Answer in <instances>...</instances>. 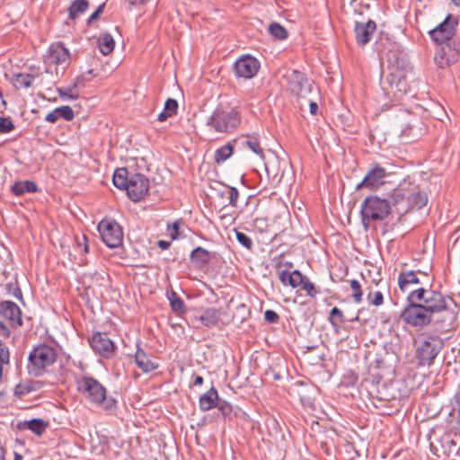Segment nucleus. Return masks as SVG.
Returning <instances> with one entry per match:
<instances>
[{
    "instance_id": "2f4dec72",
    "label": "nucleus",
    "mask_w": 460,
    "mask_h": 460,
    "mask_svg": "<svg viewBox=\"0 0 460 460\" xmlns=\"http://www.w3.org/2000/svg\"><path fill=\"white\" fill-rule=\"evenodd\" d=\"M98 46L102 54L109 55L115 47V41L113 37L109 32L102 33L98 38Z\"/></svg>"
},
{
    "instance_id": "4468645a",
    "label": "nucleus",
    "mask_w": 460,
    "mask_h": 460,
    "mask_svg": "<svg viewBox=\"0 0 460 460\" xmlns=\"http://www.w3.org/2000/svg\"><path fill=\"white\" fill-rule=\"evenodd\" d=\"M260 69V62L253 57L243 56L234 63V73L237 77L251 79Z\"/></svg>"
},
{
    "instance_id": "412c9836",
    "label": "nucleus",
    "mask_w": 460,
    "mask_h": 460,
    "mask_svg": "<svg viewBox=\"0 0 460 460\" xmlns=\"http://www.w3.org/2000/svg\"><path fill=\"white\" fill-rule=\"evenodd\" d=\"M434 60L438 66L444 68L456 62V59L451 51L450 46L447 43H443L438 44L436 49Z\"/></svg>"
},
{
    "instance_id": "0e129e2a",
    "label": "nucleus",
    "mask_w": 460,
    "mask_h": 460,
    "mask_svg": "<svg viewBox=\"0 0 460 460\" xmlns=\"http://www.w3.org/2000/svg\"><path fill=\"white\" fill-rule=\"evenodd\" d=\"M87 237L86 235L82 236V242L80 239H76L77 246L78 248H81L83 246V251L87 253L89 252V245L87 244Z\"/></svg>"
},
{
    "instance_id": "7ed1b4c3",
    "label": "nucleus",
    "mask_w": 460,
    "mask_h": 460,
    "mask_svg": "<svg viewBox=\"0 0 460 460\" xmlns=\"http://www.w3.org/2000/svg\"><path fill=\"white\" fill-rule=\"evenodd\" d=\"M58 354L53 347L42 343L32 349L28 357L27 370L29 375L41 376L46 368L57 360Z\"/></svg>"
},
{
    "instance_id": "37998d69",
    "label": "nucleus",
    "mask_w": 460,
    "mask_h": 460,
    "mask_svg": "<svg viewBox=\"0 0 460 460\" xmlns=\"http://www.w3.org/2000/svg\"><path fill=\"white\" fill-rule=\"evenodd\" d=\"M244 146L250 148L253 153L260 155L261 158L264 157L263 150L260 146L259 141L255 137H249L243 142Z\"/></svg>"
},
{
    "instance_id": "338daca9",
    "label": "nucleus",
    "mask_w": 460,
    "mask_h": 460,
    "mask_svg": "<svg viewBox=\"0 0 460 460\" xmlns=\"http://www.w3.org/2000/svg\"><path fill=\"white\" fill-rule=\"evenodd\" d=\"M170 117L171 116L164 110L162 112L158 114L157 120L163 122L165 121Z\"/></svg>"
},
{
    "instance_id": "680f3d73",
    "label": "nucleus",
    "mask_w": 460,
    "mask_h": 460,
    "mask_svg": "<svg viewBox=\"0 0 460 460\" xmlns=\"http://www.w3.org/2000/svg\"><path fill=\"white\" fill-rule=\"evenodd\" d=\"M447 44L450 46L451 51L456 58L460 54V40H450Z\"/></svg>"
},
{
    "instance_id": "6ab92c4d",
    "label": "nucleus",
    "mask_w": 460,
    "mask_h": 460,
    "mask_svg": "<svg viewBox=\"0 0 460 460\" xmlns=\"http://www.w3.org/2000/svg\"><path fill=\"white\" fill-rule=\"evenodd\" d=\"M70 58L68 49L62 42L52 43L48 49L46 61L50 64L61 65Z\"/></svg>"
},
{
    "instance_id": "39448f33",
    "label": "nucleus",
    "mask_w": 460,
    "mask_h": 460,
    "mask_svg": "<svg viewBox=\"0 0 460 460\" xmlns=\"http://www.w3.org/2000/svg\"><path fill=\"white\" fill-rule=\"evenodd\" d=\"M381 87L385 95L394 101L400 100L409 90L405 75L399 69H394L382 77Z\"/></svg>"
},
{
    "instance_id": "2eb2a0df",
    "label": "nucleus",
    "mask_w": 460,
    "mask_h": 460,
    "mask_svg": "<svg viewBox=\"0 0 460 460\" xmlns=\"http://www.w3.org/2000/svg\"><path fill=\"white\" fill-rule=\"evenodd\" d=\"M386 170L378 164H373V167L367 172L364 179L357 185V190L367 188L374 190L384 183L386 177Z\"/></svg>"
},
{
    "instance_id": "c03bdc74",
    "label": "nucleus",
    "mask_w": 460,
    "mask_h": 460,
    "mask_svg": "<svg viewBox=\"0 0 460 460\" xmlns=\"http://www.w3.org/2000/svg\"><path fill=\"white\" fill-rule=\"evenodd\" d=\"M216 407H217L224 419H232L233 407L228 402L219 399Z\"/></svg>"
},
{
    "instance_id": "ea45409f",
    "label": "nucleus",
    "mask_w": 460,
    "mask_h": 460,
    "mask_svg": "<svg viewBox=\"0 0 460 460\" xmlns=\"http://www.w3.org/2000/svg\"><path fill=\"white\" fill-rule=\"evenodd\" d=\"M58 95L63 100H77L79 98V93L75 90V88L71 85L66 87H60L57 89Z\"/></svg>"
},
{
    "instance_id": "b1692460",
    "label": "nucleus",
    "mask_w": 460,
    "mask_h": 460,
    "mask_svg": "<svg viewBox=\"0 0 460 460\" xmlns=\"http://www.w3.org/2000/svg\"><path fill=\"white\" fill-rule=\"evenodd\" d=\"M151 358L141 348H137L135 353V362L144 373H150L158 367V364L154 362Z\"/></svg>"
},
{
    "instance_id": "de8ad7c7",
    "label": "nucleus",
    "mask_w": 460,
    "mask_h": 460,
    "mask_svg": "<svg viewBox=\"0 0 460 460\" xmlns=\"http://www.w3.org/2000/svg\"><path fill=\"white\" fill-rule=\"evenodd\" d=\"M102 409L109 412V413H114L117 409V401L111 396L104 395V400L102 401V403L100 404Z\"/></svg>"
},
{
    "instance_id": "774afa93",
    "label": "nucleus",
    "mask_w": 460,
    "mask_h": 460,
    "mask_svg": "<svg viewBox=\"0 0 460 460\" xmlns=\"http://www.w3.org/2000/svg\"><path fill=\"white\" fill-rule=\"evenodd\" d=\"M157 244L158 247L161 248L162 250H166L170 247L171 243L169 241L160 240L158 241Z\"/></svg>"
},
{
    "instance_id": "a18cd8bd",
    "label": "nucleus",
    "mask_w": 460,
    "mask_h": 460,
    "mask_svg": "<svg viewBox=\"0 0 460 460\" xmlns=\"http://www.w3.org/2000/svg\"><path fill=\"white\" fill-rule=\"evenodd\" d=\"M349 285H350V288L353 291L352 298H353L354 302L357 304L361 303L362 298H363V292H362L360 283L356 279H352L349 281Z\"/></svg>"
},
{
    "instance_id": "13d9d810",
    "label": "nucleus",
    "mask_w": 460,
    "mask_h": 460,
    "mask_svg": "<svg viewBox=\"0 0 460 460\" xmlns=\"http://www.w3.org/2000/svg\"><path fill=\"white\" fill-rule=\"evenodd\" d=\"M181 221L176 220L171 226H168L167 229L171 231L170 236L172 240L176 239L179 235Z\"/></svg>"
},
{
    "instance_id": "f704fd0d",
    "label": "nucleus",
    "mask_w": 460,
    "mask_h": 460,
    "mask_svg": "<svg viewBox=\"0 0 460 460\" xmlns=\"http://www.w3.org/2000/svg\"><path fill=\"white\" fill-rule=\"evenodd\" d=\"M88 6L89 2L87 0H75L68 8L69 18L75 21L88 9Z\"/></svg>"
},
{
    "instance_id": "4be33fe9",
    "label": "nucleus",
    "mask_w": 460,
    "mask_h": 460,
    "mask_svg": "<svg viewBox=\"0 0 460 460\" xmlns=\"http://www.w3.org/2000/svg\"><path fill=\"white\" fill-rule=\"evenodd\" d=\"M440 449L438 448L433 442L430 443L431 447H434L437 454L439 456V451L447 456L456 454L458 448L456 443L454 441L450 433H444L438 440Z\"/></svg>"
},
{
    "instance_id": "cd10ccee",
    "label": "nucleus",
    "mask_w": 460,
    "mask_h": 460,
    "mask_svg": "<svg viewBox=\"0 0 460 460\" xmlns=\"http://www.w3.org/2000/svg\"><path fill=\"white\" fill-rule=\"evenodd\" d=\"M190 259L195 268L202 269L209 262L210 252L205 248L199 246L191 252Z\"/></svg>"
},
{
    "instance_id": "3c124183",
    "label": "nucleus",
    "mask_w": 460,
    "mask_h": 460,
    "mask_svg": "<svg viewBox=\"0 0 460 460\" xmlns=\"http://www.w3.org/2000/svg\"><path fill=\"white\" fill-rule=\"evenodd\" d=\"M236 240L241 243L243 247L251 250L252 247V239L244 233L239 232L235 230Z\"/></svg>"
},
{
    "instance_id": "8fccbe9b",
    "label": "nucleus",
    "mask_w": 460,
    "mask_h": 460,
    "mask_svg": "<svg viewBox=\"0 0 460 460\" xmlns=\"http://www.w3.org/2000/svg\"><path fill=\"white\" fill-rule=\"evenodd\" d=\"M14 124L10 117L0 118V134H5L14 129Z\"/></svg>"
},
{
    "instance_id": "58836bf2",
    "label": "nucleus",
    "mask_w": 460,
    "mask_h": 460,
    "mask_svg": "<svg viewBox=\"0 0 460 460\" xmlns=\"http://www.w3.org/2000/svg\"><path fill=\"white\" fill-rule=\"evenodd\" d=\"M222 196H226L228 199V205L235 208L237 206V199L239 198V191L235 187L226 186L225 190L221 192Z\"/></svg>"
},
{
    "instance_id": "4d7b16f0",
    "label": "nucleus",
    "mask_w": 460,
    "mask_h": 460,
    "mask_svg": "<svg viewBox=\"0 0 460 460\" xmlns=\"http://www.w3.org/2000/svg\"><path fill=\"white\" fill-rule=\"evenodd\" d=\"M90 80L91 77H86L85 75H81L75 79L74 83L72 84V86L76 91L77 89L84 87L85 82H88Z\"/></svg>"
},
{
    "instance_id": "6e6552de",
    "label": "nucleus",
    "mask_w": 460,
    "mask_h": 460,
    "mask_svg": "<svg viewBox=\"0 0 460 460\" xmlns=\"http://www.w3.org/2000/svg\"><path fill=\"white\" fill-rule=\"evenodd\" d=\"M77 391L91 402L100 405L104 400L105 387L92 376H82L76 380Z\"/></svg>"
},
{
    "instance_id": "79ce46f5",
    "label": "nucleus",
    "mask_w": 460,
    "mask_h": 460,
    "mask_svg": "<svg viewBox=\"0 0 460 460\" xmlns=\"http://www.w3.org/2000/svg\"><path fill=\"white\" fill-rule=\"evenodd\" d=\"M329 320L332 325L336 327L345 322L342 311L336 306L331 310Z\"/></svg>"
},
{
    "instance_id": "69168bd1",
    "label": "nucleus",
    "mask_w": 460,
    "mask_h": 460,
    "mask_svg": "<svg viewBox=\"0 0 460 460\" xmlns=\"http://www.w3.org/2000/svg\"><path fill=\"white\" fill-rule=\"evenodd\" d=\"M0 335L4 338H9L11 332L5 323L0 322Z\"/></svg>"
},
{
    "instance_id": "e433bc0d",
    "label": "nucleus",
    "mask_w": 460,
    "mask_h": 460,
    "mask_svg": "<svg viewBox=\"0 0 460 460\" xmlns=\"http://www.w3.org/2000/svg\"><path fill=\"white\" fill-rule=\"evenodd\" d=\"M234 152L232 143H227L215 151L214 159L217 164H222L228 159Z\"/></svg>"
},
{
    "instance_id": "7c9ffc66",
    "label": "nucleus",
    "mask_w": 460,
    "mask_h": 460,
    "mask_svg": "<svg viewBox=\"0 0 460 460\" xmlns=\"http://www.w3.org/2000/svg\"><path fill=\"white\" fill-rule=\"evenodd\" d=\"M418 283H420V280L417 273L413 270L402 271L398 276V285L402 292L408 289L409 285Z\"/></svg>"
},
{
    "instance_id": "dca6fc26",
    "label": "nucleus",
    "mask_w": 460,
    "mask_h": 460,
    "mask_svg": "<svg viewBox=\"0 0 460 460\" xmlns=\"http://www.w3.org/2000/svg\"><path fill=\"white\" fill-rule=\"evenodd\" d=\"M0 315L8 321L12 327L22 325V311L17 304L13 301L0 302Z\"/></svg>"
},
{
    "instance_id": "423d86ee",
    "label": "nucleus",
    "mask_w": 460,
    "mask_h": 460,
    "mask_svg": "<svg viewBox=\"0 0 460 460\" xmlns=\"http://www.w3.org/2000/svg\"><path fill=\"white\" fill-rule=\"evenodd\" d=\"M102 242L110 248H117L122 244L123 230L120 225L111 217L102 219L97 226Z\"/></svg>"
},
{
    "instance_id": "a19ab883",
    "label": "nucleus",
    "mask_w": 460,
    "mask_h": 460,
    "mask_svg": "<svg viewBox=\"0 0 460 460\" xmlns=\"http://www.w3.org/2000/svg\"><path fill=\"white\" fill-rule=\"evenodd\" d=\"M300 288L305 291L306 295L311 298L316 297V296L319 294V289L315 288L314 284L310 281L306 276L305 277V279L303 280Z\"/></svg>"
},
{
    "instance_id": "c85d7f7f",
    "label": "nucleus",
    "mask_w": 460,
    "mask_h": 460,
    "mask_svg": "<svg viewBox=\"0 0 460 460\" xmlns=\"http://www.w3.org/2000/svg\"><path fill=\"white\" fill-rule=\"evenodd\" d=\"M15 196H22L26 193H35L38 191L37 184L32 181H16L11 188Z\"/></svg>"
},
{
    "instance_id": "ddd939ff",
    "label": "nucleus",
    "mask_w": 460,
    "mask_h": 460,
    "mask_svg": "<svg viewBox=\"0 0 460 460\" xmlns=\"http://www.w3.org/2000/svg\"><path fill=\"white\" fill-rule=\"evenodd\" d=\"M90 344L95 353L105 358H111L116 349L114 342L105 332H94Z\"/></svg>"
},
{
    "instance_id": "9b49d317",
    "label": "nucleus",
    "mask_w": 460,
    "mask_h": 460,
    "mask_svg": "<svg viewBox=\"0 0 460 460\" xmlns=\"http://www.w3.org/2000/svg\"><path fill=\"white\" fill-rule=\"evenodd\" d=\"M288 82L291 93L298 97L305 98L312 92V81H310L304 73L298 70H293L288 75Z\"/></svg>"
},
{
    "instance_id": "4c0bfd02",
    "label": "nucleus",
    "mask_w": 460,
    "mask_h": 460,
    "mask_svg": "<svg viewBox=\"0 0 460 460\" xmlns=\"http://www.w3.org/2000/svg\"><path fill=\"white\" fill-rule=\"evenodd\" d=\"M270 34L277 40H283L288 36V32L285 27L278 22H272L269 27Z\"/></svg>"
},
{
    "instance_id": "72a5a7b5",
    "label": "nucleus",
    "mask_w": 460,
    "mask_h": 460,
    "mask_svg": "<svg viewBox=\"0 0 460 460\" xmlns=\"http://www.w3.org/2000/svg\"><path fill=\"white\" fill-rule=\"evenodd\" d=\"M22 425V428L30 429L34 434L40 436L46 430L49 423L42 419H32L31 420L24 421Z\"/></svg>"
},
{
    "instance_id": "a878e982",
    "label": "nucleus",
    "mask_w": 460,
    "mask_h": 460,
    "mask_svg": "<svg viewBox=\"0 0 460 460\" xmlns=\"http://www.w3.org/2000/svg\"><path fill=\"white\" fill-rule=\"evenodd\" d=\"M196 321L206 327H215L220 320V313L216 308H207L199 316L195 317Z\"/></svg>"
},
{
    "instance_id": "6e6d98bb",
    "label": "nucleus",
    "mask_w": 460,
    "mask_h": 460,
    "mask_svg": "<svg viewBox=\"0 0 460 460\" xmlns=\"http://www.w3.org/2000/svg\"><path fill=\"white\" fill-rule=\"evenodd\" d=\"M10 352L4 342L0 341V363H9Z\"/></svg>"
},
{
    "instance_id": "f03ea898",
    "label": "nucleus",
    "mask_w": 460,
    "mask_h": 460,
    "mask_svg": "<svg viewBox=\"0 0 460 460\" xmlns=\"http://www.w3.org/2000/svg\"><path fill=\"white\" fill-rule=\"evenodd\" d=\"M392 211L389 199L377 195H369L364 199L360 205L361 224L366 231L370 227L371 222L385 220Z\"/></svg>"
},
{
    "instance_id": "aec40b11",
    "label": "nucleus",
    "mask_w": 460,
    "mask_h": 460,
    "mask_svg": "<svg viewBox=\"0 0 460 460\" xmlns=\"http://www.w3.org/2000/svg\"><path fill=\"white\" fill-rule=\"evenodd\" d=\"M391 207L395 208L399 214V208L408 203V185L407 181L401 182L389 195Z\"/></svg>"
},
{
    "instance_id": "864d4df0",
    "label": "nucleus",
    "mask_w": 460,
    "mask_h": 460,
    "mask_svg": "<svg viewBox=\"0 0 460 460\" xmlns=\"http://www.w3.org/2000/svg\"><path fill=\"white\" fill-rule=\"evenodd\" d=\"M164 110L171 116L172 117L177 113L178 110V102L176 100L172 98H168L164 103Z\"/></svg>"
},
{
    "instance_id": "603ef678",
    "label": "nucleus",
    "mask_w": 460,
    "mask_h": 460,
    "mask_svg": "<svg viewBox=\"0 0 460 460\" xmlns=\"http://www.w3.org/2000/svg\"><path fill=\"white\" fill-rule=\"evenodd\" d=\"M57 110L58 111L59 118H63L67 121L72 120L75 117L74 111L70 106L65 105L58 107Z\"/></svg>"
},
{
    "instance_id": "c756f323",
    "label": "nucleus",
    "mask_w": 460,
    "mask_h": 460,
    "mask_svg": "<svg viewBox=\"0 0 460 460\" xmlns=\"http://www.w3.org/2000/svg\"><path fill=\"white\" fill-rule=\"evenodd\" d=\"M130 174L127 168H118L113 173L112 181L115 187L120 190L127 189V186L130 181Z\"/></svg>"
},
{
    "instance_id": "052dcab7",
    "label": "nucleus",
    "mask_w": 460,
    "mask_h": 460,
    "mask_svg": "<svg viewBox=\"0 0 460 460\" xmlns=\"http://www.w3.org/2000/svg\"><path fill=\"white\" fill-rule=\"evenodd\" d=\"M264 319L270 323H275L279 321V314L273 310H266L264 313Z\"/></svg>"
},
{
    "instance_id": "bb28decb",
    "label": "nucleus",
    "mask_w": 460,
    "mask_h": 460,
    "mask_svg": "<svg viewBox=\"0 0 460 460\" xmlns=\"http://www.w3.org/2000/svg\"><path fill=\"white\" fill-rule=\"evenodd\" d=\"M42 386L43 383L41 381L26 380L16 385L13 394L22 398L31 392L40 390Z\"/></svg>"
},
{
    "instance_id": "393cba45",
    "label": "nucleus",
    "mask_w": 460,
    "mask_h": 460,
    "mask_svg": "<svg viewBox=\"0 0 460 460\" xmlns=\"http://www.w3.org/2000/svg\"><path fill=\"white\" fill-rule=\"evenodd\" d=\"M219 400L217 390L212 386L199 400V407L202 411H209L217 406Z\"/></svg>"
},
{
    "instance_id": "f8f14e48",
    "label": "nucleus",
    "mask_w": 460,
    "mask_h": 460,
    "mask_svg": "<svg viewBox=\"0 0 460 460\" xmlns=\"http://www.w3.org/2000/svg\"><path fill=\"white\" fill-rule=\"evenodd\" d=\"M408 185V203L399 208V215L402 217L411 209H420L428 202V195L422 191L419 186L407 182Z\"/></svg>"
},
{
    "instance_id": "09e8293b",
    "label": "nucleus",
    "mask_w": 460,
    "mask_h": 460,
    "mask_svg": "<svg viewBox=\"0 0 460 460\" xmlns=\"http://www.w3.org/2000/svg\"><path fill=\"white\" fill-rule=\"evenodd\" d=\"M451 415L456 418L457 423L460 426V391H457L454 395Z\"/></svg>"
},
{
    "instance_id": "49530a36",
    "label": "nucleus",
    "mask_w": 460,
    "mask_h": 460,
    "mask_svg": "<svg viewBox=\"0 0 460 460\" xmlns=\"http://www.w3.org/2000/svg\"><path fill=\"white\" fill-rule=\"evenodd\" d=\"M367 300L369 305L379 306L384 303V296L381 291H369L367 296Z\"/></svg>"
},
{
    "instance_id": "473e14b6",
    "label": "nucleus",
    "mask_w": 460,
    "mask_h": 460,
    "mask_svg": "<svg viewBox=\"0 0 460 460\" xmlns=\"http://www.w3.org/2000/svg\"><path fill=\"white\" fill-rule=\"evenodd\" d=\"M35 75L26 73H18L13 75V84L16 89H27L32 85Z\"/></svg>"
},
{
    "instance_id": "a211bd4d",
    "label": "nucleus",
    "mask_w": 460,
    "mask_h": 460,
    "mask_svg": "<svg viewBox=\"0 0 460 460\" xmlns=\"http://www.w3.org/2000/svg\"><path fill=\"white\" fill-rule=\"evenodd\" d=\"M438 348L429 341H424L416 350L419 365L430 366L438 353Z\"/></svg>"
},
{
    "instance_id": "f257e3e1",
    "label": "nucleus",
    "mask_w": 460,
    "mask_h": 460,
    "mask_svg": "<svg viewBox=\"0 0 460 460\" xmlns=\"http://www.w3.org/2000/svg\"><path fill=\"white\" fill-rule=\"evenodd\" d=\"M408 301L416 300L420 305L427 308V311L433 315L437 313L444 312L447 316L444 321L450 325L456 318L454 311L450 310L448 303H453L451 297H445L439 291L430 288H420L412 290L407 296Z\"/></svg>"
},
{
    "instance_id": "5701e85b",
    "label": "nucleus",
    "mask_w": 460,
    "mask_h": 460,
    "mask_svg": "<svg viewBox=\"0 0 460 460\" xmlns=\"http://www.w3.org/2000/svg\"><path fill=\"white\" fill-rule=\"evenodd\" d=\"M305 277L298 270L293 271L283 270L279 273V279L282 285L290 286L293 288L300 287Z\"/></svg>"
},
{
    "instance_id": "c9c22d12",
    "label": "nucleus",
    "mask_w": 460,
    "mask_h": 460,
    "mask_svg": "<svg viewBox=\"0 0 460 460\" xmlns=\"http://www.w3.org/2000/svg\"><path fill=\"white\" fill-rule=\"evenodd\" d=\"M168 299L172 310L178 315H182L186 312V307L183 300L173 290L168 294Z\"/></svg>"
},
{
    "instance_id": "5fc2aeb1",
    "label": "nucleus",
    "mask_w": 460,
    "mask_h": 460,
    "mask_svg": "<svg viewBox=\"0 0 460 460\" xmlns=\"http://www.w3.org/2000/svg\"><path fill=\"white\" fill-rule=\"evenodd\" d=\"M416 128L415 125H407L404 127V128L402 130L401 137H408L411 141H414L418 138L419 133H413L411 134V131Z\"/></svg>"
},
{
    "instance_id": "bf43d9fd",
    "label": "nucleus",
    "mask_w": 460,
    "mask_h": 460,
    "mask_svg": "<svg viewBox=\"0 0 460 460\" xmlns=\"http://www.w3.org/2000/svg\"><path fill=\"white\" fill-rule=\"evenodd\" d=\"M105 3H102L97 7L95 12L89 16V18L87 19V23L91 24L93 21L97 20L100 17V15L103 13Z\"/></svg>"
},
{
    "instance_id": "9d476101",
    "label": "nucleus",
    "mask_w": 460,
    "mask_h": 460,
    "mask_svg": "<svg viewBox=\"0 0 460 460\" xmlns=\"http://www.w3.org/2000/svg\"><path fill=\"white\" fill-rule=\"evenodd\" d=\"M149 189V180L142 173H131L126 191L128 198L137 202L143 199Z\"/></svg>"
},
{
    "instance_id": "1a4fd4ad",
    "label": "nucleus",
    "mask_w": 460,
    "mask_h": 460,
    "mask_svg": "<svg viewBox=\"0 0 460 460\" xmlns=\"http://www.w3.org/2000/svg\"><path fill=\"white\" fill-rule=\"evenodd\" d=\"M458 23L459 21L457 17L447 14L441 23L429 31V34L433 41L438 44H443L453 39Z\"/></svg>"
},
{
    "instance_id": "f3484780",
    "label": "nucleus",
    "mask_w": 460,
    "mask_h": 460,
    "mask_svg": "<svg viewBox=\"0 0 460 460\" xmlns=\"http://www.w3.org/2000/svg\"><path fill=\"white\" fill-rule=\"evenodd\" d=\"M376 30V23L373 20H368L366 22H356L354 33L357 44L360 47L366 46L370 41Z\"/></svg>"
},
{
    "instance_id": "e2e57ef3",
    "label": "nucleus",
    "mask_w": 460,
    "mask_h": 460,
    "mask_svg": "<svg viewBox=\"0 0 460 460\" xmlns=\"http://www.w3.org/2000/svg\"><path fill=\"white\" fill-rule=\"evenodd\" d=\"M59 119L58 111L56 109H54L52 111L47 114L45 120L49 123H56L58 119Z\"/></svg>"
},
{
    "instance_id": "20e7f679",
    "label": "nucleus",
    "mask_w": 460,
    "mask_h": 460,
    "mask_svg": "<svg viewBox=\"0 0 460 460\" xmlns=\"http://www.w3.org/2000/svg\"><path fill=\"white\" fill-rule=\"evenodd\" d=\"M241 124V114L235 109L217 107L207 119V126L218 133H231Z\"/></svg>"
},
{
    "instance_id": "0eeeda50",
    "label": "nucleus",
    "mask_w": 460,
    "mask_h": 460,
    "mask_svg": "<svg viewBox=\"0 0 460 460\" xmlns=\"http://www.w3.org/2000/svg\"><path fill=\"white\" fill-rule=\"evenodd\" d=\"M401 318L404 323L414 327H424L432 321V315L416 300L409 301L401 312Z\"/></svg>"
}]
</instances>
